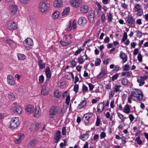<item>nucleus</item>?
<instances>
[{"label":"nucleus","instance_id":"nucleus-1","mask_svg":"<svg viewBox=\"0 0 148 148\" xmlns=\"http://www.w3.org/2000/svg\"><path fill=\"white\" fill-rule=\"evenodd\" d=\"M58 110L56 106H52L50 109L49 115L51 118H55L58 116Z\"/></svg>","mask_w":148,"mask_h":148},{"label":"nucleus","instance_id":"nucleus-2","mask_svg":"<svg viewBox=\"0 0 148 148\" xmlns=\"http://www.w3.org/2000/svg\"><path fill=\"white\" fill-rule=\"evenodd\" d=\"M20 124V120L18 117L13 118L11 121L10 126L11 129H14L18 127Z\"/></svg>","mask_w":148,"mask_h":148},{"label":"nucleus","instance_id":"nucleus-3","mask_svg":"<svg viewBox=\"0 0 148 148\" xmlns=\"http://www.w3.org/2000/svg\"><path fill=\"white\" fill-rule=\"evenodd\" d=\"M132 92L134 97H136L138 100L140 101L142 100L143 95L140 90L138 89H135Z\"/></svg>","mask_w":148,"mask_h":148},{"label":"nucleus","instance_id":"nucleus-4","mask_svg":"<svg viewBox=\"0 0 148 148\" xmlns=\"http://www.w3.org/2000/svg\"><path fill=\"white\" fill-rule=\"evenodd\" d=\"M50 5L49 3L45 2H41L39 5V8L42 12H46L48 10Z\"/></svg>","mask_w":148,"mask_h":148},{"label":"nucleus","instance_id":"nucleus-5","mask_svg":"<svg viewBox=\"0 0 148 148\" xmlns=\"http://www.w3.org/2000/svg\"><path fill=\"white\" fill-rule=\"evenodd\" d=\"M23 44L26 49L28 50L32 48L30 47L33 45V42L32 39L27 38L23 41Z\"/></svg>","mask_w":148,"mask_h":148},{"label":"nucleus","instance_id":"nucleus-6","mask_svg":"<svg viewBox=\"0 0 148 148\" xmlns=\"http://www.w3.org/2000/svg\"><path fill=\"white\" fill-rule=\"evenodd\" d=\"M135 11L137 12V15L140 16L143 15V10L141 8V5L139 4L136 5L134 7Z\"/></svg>","mask_w":148,"mask_h":148},{"label":"nucleus","instance_id":"nucleus-7","mask_svg":"<svg viewBox=\"0 0 148 148\" xmlns=\"http://www.w3.org/2000/svg\"><path fill=\"white\" fill-rule=\"evenodd\" d=\"M70 3L73 7L78 8L82 5V1L80 0H72L70 1Z\"/></svg>","mask_w":148,"mask_h":148},{"label":"nucleus","instance_id":"nucleus-8","mask_svg":"<svg viewBox=\"0 0 148 148\" xmlns=\"http://www.w3.org/2000/svg\"><path fill=\"white\" fill-rule=\"evenodd\" d=\"M7 82L10 85H14L15 83L14 77L11 75H9L7 77Z\"/></svg>","mask_w":148,"mask_h":148},{"label":"nucleus","instance_id":"nucleus-9","mask_svg":"<svg viewBox=\"0 0 148 148\" xmlns=\"http://www.w3.org/2000/svg\"><path fill=\"white\" fill-rule=\"evenodd\" d=\"M11 110H12L14 112H16L18 114L21 113L23 111L22 108L18 106L12 107L11 108Z\"/></svg>","mask_w":148,"mask_h":148},{"label":"nucleus","instance_id":"nucleus-10","mask_svg":"<svg viewBox=\"0 0 148 148\" xmlns=\"http://www.w3.org/2000/svg\"><path fill=\"white\" fill-rule=\"evenodd\" d=\"M18 9V7L16 5H10L9 8V11L13 14H15L17 12Z\"/></svg>","mask_w":148,"mask_h":148},{"label":"nucleus","instance_id":"nucleus-11","mask_svg":"<svg viewBox=\"0 0 148 148\" xmlns=\"http://www.w3.org/2000/svg\"><path fill=\"white\" fill-rule=\"evenodd\" d=\"M87 22L85 18L84 17H80L78 19V23L80 26H84Z\"/></svg>","mask_w":148,"mask_h":148},{"label":"nucleus","instance_id":"nucleus-12","mask_svg":"<svg viewBox=\"0 0 148 148\" xmlns=\"http://www.w3.org/2000/svg\"><path fill=\"white\" fill-rule=\"evenodd\" d=\"M8 28L10 30L16 29L17 28L16 23L14 22L9 23L8 24Z\"/></svg>","mask_w":148,"mask_h":148},{"label":"nucleus","instance_id":"nucleus-13","mask_svg":"<svg viewBox=\"0 0 148 148\" xmlns=\"http://www.w3.org/2000/svg\"><path fill=\"white\" fill-rule=\"evenodd\" d=\"M49 92V89L48 87L46 86H43L42 87L41 94L44 95H47Z\"/></svg>","mask_w":148,"mask_h":148},{"label":"nucleus","instance_id":"nucleus-14","mask_svg":"<svg viewBox=\"0 0 148 148\" xmlns=\"http://www.w3.org/2000/svg\"><path fill=\"white\" fill-rule=\"evenodd\" d=\"M61 138V132L60 131H58L54 137V140L56 143H58Z\"/></svg>","mask_w":148,"mask_h":148},{"label":"nucleus","instance_id":"nucleus-15","mask_svg":"<svg viewBox=\"0 0 148 148\" xmlns=\"http://www.w3.org/2000/svg\"><path fill=\"white\" fill-rule=\"evenodd\" d=\"M104 104L102 103H100L98 104L97 107V111L99 113H101L103 110L104 108Z\"/></svg>","mask_w":148,"mask_h":148},{"label":"nucleus","instance_id":"nucleus-16","mask_svg":"<svg viewBox=\"0 0 148 148\" xmlns=\"http://www.w3.org/2000/svg\"><path fill=\"white\" fill-rule=\"evenodd\" d=\"M26 110L28 113H33L34 111V107L31 105H28L26 107Z\"/></svg>","mask_w":148,"mask_h":148},{"label":"nucleus","instance_id":"nucleus-17","mask_svg":"<svg viewBox=\"0 0 148 148\" xmlns=\"http://www.w3.org/2000/svg\"><path fill=\"white\" fill-rule=\"evenodd\" d=\"M62 5V2L60 0H57L54 1L53 5L55 7L59 8Z\"/></svg>","mask_w":148,"mask_h":148},{"label":"nucleus","instance_id":"nucleus-18","mask_svg":"<svg viewBox=\"0 0 148 148\" xmlns=\"http://www.w3.org/2000/svg\"><path fill=\"white\" fill-rule=\"evenodd\" d=\"M126 22L129 24L131 25L130 27H134V25H132L133 24L134 21L132 16H128L127 18Z\"/></svg>","mask_w":148,"mask_h":148},{"label":"nucleus","instance_id":"nucleus-19","mask_svg":"<svg viewBox=\"0 0 148 148\" xmlns=\"http://www.w3.org/2000/svg\"><path fill=\"white\" fill-rule=\"evenodd\" d=\"M40 109L39 107L36 106L35 107V113L34 114V116L36 117H38L40 114Z\"/></svg>","mask_w":148,"mask_h":148},{"label":"nucleus","instance_id":"nucleus-20","mask_svg":"<svg viewBox=\"0 0 148 148\" xmlns=\"http://www.w3.org/2000/svg\"><path fill=\"white\" fill-rule=\"evenodd\" d=\"M119 57L122 59L123 62H125L127 60V57L125 53L121 52L119 55Z\"/></svg>","mask_w":148,"mask_h":148},{"label":"nucleus","instance_id":"nucleus-21","mask_svg":"<svg viewBox=\"0 0 148 148\" xmlns=\"http://www.w3.org/2000/svg\"><path fill=\"white\" fill-rule=\"evenodd\" d=\"M40 124L39 123H37L35 124H32L31 126L30 129L31 131L36 130H38Z\"/></svg>","mask_w":148,"mask_h":148},{"label":"nucleus","instance_id":"nucleus-22","mask_svg":"<svg viewBox=\"0 0 148 148\" xmlns=\"http://www.w3.org/2000/svg\"><path fill=\"white\" fill-rule=\"evenodd\" d=\"M81 9V12L84 13L87 12L89 10L88 7L87 5H84L82 6Z\"/></svg>","mask_w":148,"mask_h":148},{"label":"nucleus","instance_id":"nucleus-23","mask_svg":"<svg viewBox=\"0 0 148 148\" xmlns=\"http://www.w3.org/2000/svg\"><path fill=\"white\" fill-rule=\"evenodd\" d=\"M89 136V135L88 134H83L80 136V138L82 140L85 141L88 139Z\"/></svg>","mask_w":148,"mask_h":148},{"label":"nucleus","instance_id":"nucleus-24","mask_svg":"<svg viewBox=\"0 0 148 148\" xmlns=\"http://www.w3.org/2000/svg\"><path fill=\"white\" fill-rule=\"evenodd\" d=\"M106 74V71L105 70H102L97 77V79H100L104 77Z\"/></svg>","mask_w":148,"mask_h":148},{"label":"nucleus","instance_id":"nucleus-25","mask_svg":"<svg viewBox=\"0 0 148 148\" xmlns=\"http://www.w3.org/2000/svg\"><path fill=\"white\" fill-rule=\"evenodd\" d=\"M45 73L47 78H49L51 77V72L49 67H47L46 69Z\"/></svg>","mask_w":148,"mask_h":148},{"label":"nucleus","instance_id":"nucleus-26","mask_svg":"<svg viewBox=\"0 0 148 148\" xmlns=\"http://www.w3.org/2000/svg\"><path fill=\"white\" fill-rule=\"evenodd\" d=\"M69 11L70 8L69 7H66L65 8L62 13V16H64L66 15L69 13Z\"/></svg>","mask_w":148,"mask_h":148},{"label":"nucleus","instance_id":"nucleus-27","mask_svg":"<svg viewBox=\"0 0 148 148\" xmlns=\"http://www.w3.org/2000/svg\"><path fill=\"white\" fill-rule=\"evenodd\" d=\"M23 136L24 134H21L20 135H18V138L14 140L15 143L16 144H18L21 141L22 137Z\"/></svg>","mask_w":148,"mask_h":148},{"label":"nucleus","instance_id":"nucleus-28","mask_svg":"<svg viewBox=\"0 0 148 148\" xmlns=\"http://www.w3.org/2000/svg\"><path fill=\"white\" fill-rule=\"evenodd\" d=\"M130 108L128 105H126L124 108L123 112L126 113L128 114L130 112Z\"/></svg>","mask_w":148,"mask_h":148},{"label":"nucleus","instance_id":"nucleus-29","mask_svg":"<svg viewBox=\"0 0 148 148\" xmlns=\"http://www.w3.org/2000/svg\"><path fill=\"white\" fill-rule=\"evenodd\" d=\"M99 11L97 10H95L94 11L91 12V13L93 15V16L95 18H97L98 17V14Z\"/></svg>","mask_w":148,"mask_h":148},{"label":"nucleus","instance_id":"nucleus-30","mask_svg":"<svg viewBox=\"0 0 148 148\" xmlns=\"http://www.w3.org/2000/svg\"><path fill=\"white\" fill-rule=\"evenodd\" d=\"M71 41L70 40L66 42H64L63 41L61 40L60 41V44L63 46H65L68 45L69 44L71 43Z\"/></svg>","mask_w":148,"mask_h":148},{"label":"nucleus","instance_id":"nucleus-31","mask_svg":"<svg viewBox=\"0 0 148 148\" xmlns=\"http://www.w3.org/2000/svg\"><path fill=\"white\" fill-rule=\"evenodd\" d=\"M121 83L123 85H127L128 83V80L127 79L122 78L121 79Z\"/></svg>","mask_w":148,"mask_h":148},{"label":"nucleus","instance_id":"nucleus-32","mask_svg":"<svg viewBox=\"0 0 148 148\" xmlns=\"http://www.w3.org/2000/svg\"><path fill=\"white\" fill-rule=\"evenodd\" d=\"M4 41L6 43L10 45H11L13 43V41L8 38H4Z\"/></svg>","mask_w":148,"mask_h":148},{"label":"nucleus","instance_id":"nucleus-33","mask_svg":"<svg viewBox=\"0 0 148 148\" xmlns=\"http://www.w3.org/2000/svg\"><path fill=\"white\" fill-rule=\"evenodd\" d=\"M17 55L19 60H24L25 59V56L23 54L18 53Z\"/></svg>","mask_w":148,"mask_h":148},{"label":"nucleus","instance_id":"nucleus-34","mask_svg":"<svg viewBox=\"0 0 148 148\" xmlns=\"http://www.w3.org/2000/svg\"><path fill=\"white\" fill-rule=\"evenodd\" d=\"M121 87V86L120 85H116L114 86V91L117 92L120 91V88Z\"/></svg>","mask_w":148,"mask_h":148},{"label":"nucleus","instance_id":"nucleus-35","mask_svg":"<svg viewBox=\"0 0 148 148\" xmlns=\"http://www.w3.org/2000/svg\"><path fill=\"white\" fill-rule=\"evenodd\" d=\"M61 95V93L58 90H56L54 92V97L57 98L60 97Z\"/></svg>","mask_w":148,"mask_h":148},{"label":"nucleus","instance_id":"nucleus-36","mask_svg":"<svg viewBox=\"0 0 148 148\" xmlns=\"http://www.w3.org/2000/svg\"><path fill=\"white\" fill-rule=\"evenodd\" d=\"M86 101H83L79 105L78 108L79 109H81L83 108L85 105L86 104Z\"/></svg>","mask_w":148,"mask_h":148},{"label":"nucleus","instance_id":"nucleus-37","mask_svg":"<svg viewBox=\"0 0 148 148\" xmlns=\"http://www.w3.org/2000/svg\"><path fill=\"white\" fill-rule=\"evenodd\" d=\"M8 98L10 100H13L15 99L14 95L12 93H10L8 95Z\"/></svg>","mask_w":148,"mask_h":148},{"label":"nucleus","instance_id":"nucleus-38","mask_svg":"<svg viewBox=\"0 0 148 148\" xmlns=\"http://www.w3.org/2000/svg\"><path fill=\"white\" fill-rule=\"evenodd\" d=\"M59 12L58 11H56L53 14V17L54 19H56L58 17Z\"/></svg>","mask_w":148,"mask_h":148},{"label":"nucleus","instance_id":"nucleus-39","mask_svg":"<svg viewBox=\"0 0 148 148\" xmlns=\"http://www.w3.org/2000/svg\"><path fill=\"white\" fill-rule=\"evenodd\" d=\"M93 15L91 13H89V14L88 19L90 22H93L94 21V18H95Z\"/></svg>","mask_w":148,"mask_h":148},{"label":"nucleus","instance_id":"nucleus-40","mask_svg":"<svg viewBox=\"0 0 148 148\" xmlns=\"http://www.w3.org/2000/svg\"><path fill=\"white\" fill-rule=\"evenodd\" d=\"M137 81L139 84V86H142L145 83V81L140 77L139 79H137Z\"/></svg>","mask_w":148,"mask_h":148},{"label":"nucleus","instance_id":"nucleus-41","mask_svg":"<svg viewBox=\"0 0 148 148\" xmlns=\"http://www.w3.org/2000/svg\"><path fill=\"white\" fill-rule=\"evenodd\" d=\"M37 140L36 139H34L32 140L29 143V145L31 146H33L37 143Z\"/></svg>","mask_w":148,"mask_h":148},{"label":"nucleus","instance_id":"nucleus-42","mask_svg":"<svg viewBox=\"0 0 148 148\" xmlns=\"http://www.w3.org/2000/svg\"><path fill=\"white\" fill-rule=\"evenodd\" d=\"M90 118V116L88 114H86L84 115L82 119L84 121H88V120Z\"/></svg>","mask_w":148,"mask_h":148},{"label":"nucleus","instance_id":"nucleus-43","mask_svg":"<svg viewBox=\"0 0 148 148\" xmlns=\"http://www.w3.org/2000/svg\"><path fill=\"white\" fill-rule=\"evenodd\" d=\"M131 75L130 73L128 72H123L122 73L121 75L122 76H126L129 77Z\"/></svg>","mask_w":148,"mask_h":148},{"label":"nucleus","instance_id":"nucleus-44","mask_svg":"<svg viewBox=\"0 0 148 148\" xmlns=\"http://www.w3.org/2000/svg\"><path fill=\"white\" fill-rule=\"evenodd\" d=\"M117 114L118 117L121 119L122 122H124L125 121V119L123 115L119 113H117Z\"/></svg>","mask_w":148,"mask_h":148},{"label":"nucleus","instance_id":"nucleus-45","mask_svg":"<svg viewBox=\"0 0 148 148\" xmlns=\"http://www.w3.org/2000/svg\"><path fill=\"white\" fill-rule=\"evenodd\" d=\"M108 18V21L109 22H110L112 21V16L111 13L109 12L107 14Z\"/></svg>","mask_w":148,"mask_h":148},{"label":"nucleus","instance_id":"nucleus-46","mask_svg":"<svg viewBox=\"0 0 148 148\" xmlns=\"http://www.w3.org/2000/svg\"><path fill=\"white\" fill-rule=\"evenodd\" d=\"M127 38V33L124 32L123 33V37L122 38V41L123 42H125V40Z\"/></svg>","mask_w":148,"mask_h":148},{"label":"nucleus","instance_id":"nucleus-47","mask_svg":"<svg viewBox=\"0 0 148 148\" xmlns=\"http://www.w3.org/2000/svg\"><path fill=\"white\" fill-rule=\"evenodd\" d=\"M44 77L43 75H42L39 77V81L40 83H43L44 82Z\"/></svg>","mask_w":148,"mask_h":148},{"label":"nucleus","instance_id":"nucleus-48","mask_svg":"<svg viewBox=\"0 0 148 148\" xmlns=\"http://www.w3.org/2000/svg\"><path fill=\"white\" fill-rule=\"evenodd\" d=\"M123 70L124 71H128L130 69L129 65H124L123 66Z\"/></svg>","mask_w":148,"mask_h":148},{"label":"nucleus","instance_id":"nucleus-49","mask_svg":"<svg viewBox=\"0 0 148 148\" xmlns=\"http://www.w3.org/2000/svg\"><path fill=\"white\" fill-rule=\"evenodd\" d=\"M77 21L76 20H74L73 22L72 26L73 29L77 28Z\"/></svg>","mask_w":148,"mask_h":148},{"label":"nucleus","instance_id":"nucleus-50","mask_svg":"<svg viewBox=\"0 0 148 148\" xmlns=\"http://www.w3.org/2000/svg\"><path fill=\"white\" fill-rule=\"evenodd\" d=\"M100 119L99 117L98 116L97 117L96 124L97 126H99L100 123Z\"/></svg>","mask_w":148,"mask_h":148},{"label":"nucleus","instance_id":"nucleus-51","mask_svg":"<svg viewBox=\"0 0 148 148\" xmlns=\"http://www.w3.org/2000/svg\"><path fill=\"white\" fill-rule=\"evenodd\" d=\"M62 134L63 135H65L66 134V127H63L62 129Z\"/></svg>","mask_w":148,"mask_h":148},{"label":"nucleus","instance_id":"nucleus-52","mask_svg":"<svg viewBox=\"0 0 148 148\" xmlns=\"http://www.w3.org/2000/svg\"><path fill=\"white\" fill-rule=\"evenodd\" d=\"M136 141L137 143L139 145H140L142 143V142L140 139L139 136L136 139Z\"/></svg>","mask_w":148,"mask_h":148},{"label":"nucleus","instance_id":"nucleus-53","mask_svg":"<svg viewBox=\"0 0 148 148\" xmlns=\"http://www.w3.org/2000/svg\"><path fill=\"white\" fill-rule=\"evenodd\" d=\"M79 86L78 85L75 84L74 87V90L75 92H78V89Z\"/></svg>","mask_w":148,"mask_h":148},{"label":"nucleus","instance_id":"nucleus-54","mask_svg":"<svg viewBox=\"0 0 148 148\" xmlns=\"http://www.w3.org/2000/svg\"><path fill=\"white\" fill-rule=\"evenodd\" d=\"M101 62L100 59L97 58L95 61V65H100Z\"/></svg>","mask_w":148,"mask_h":148},{"label":"nucleus","instance_id":"nucleus-55","mask_svg":"<svg viewBox=\"0 0 148 148\" xmlns=\"http://www.w3.org/2000/svg\"><path fill=\"white\" fill-rule=\"evenodd\" d=\"M70 101V97L69 95L67 96L66 99V103L67 105H68Z\"/></svg>","mask_w":148,"mask_h":148},{"label":"nucleus","instance_id":"nucleus-56","mask_svg":"<svg viewBox=\"0 0 148 148\" xmlns=\"http://www.w3.org/2000/svg\"><path fill=\"white\" fill-rule=\"evenodd\" d=\"M71 21H69V25H68V28L67 29L68 31H70L71 29L72 26L71 25Z\"/></svg>","mask_w":148,"mask_h":148},{"label":"nucleus","instance_id":"nucleus-57","mask_svg":"<svg viewBox=\"0 0 148 148\" xmlns=\"http://www.w3.org/2000/svg\"><path fill=\"white\" fill-rule=\"evenodd\" d=\"M137 58H138V60L139 61L141 62L142 61V56L141 55L140 53H139L138 54V57H137Z\"/></svg>","mask_w":148,"mask_h":148},{"label":"nucleus","instance_id":"nucleus-58","mask_svg":"<svg viewBox=\"0 0 148 148\" xmlns=\"http://www.w3.org/2000/svg\"><path fill=\"white\" fill-rule=\"evenodd\" d=\"M101 19L102 22L103 23L105 21L106 18L105 14H102L101 16Z\"/></svg>","mask_w":148,"mask_h":148},{"label":"nucleus","instance_id":"nucleus-59","mask_svg":"<svg viewBox=\"0 0 148 148\" xmlns=\"http://www.w3.org/2000/svg\"><path fill=\"white\" fill-rule=\"evenodd\" d=\"M88 90L87 87L84 85L83 84L82 86V91L84 92H86Z\"/></svg>","mask_w":148,"mask_h":148},{"label":"nucleus","instance_id":"nucleus-60","mask_svg":"<svg viewBox=\"0 0 148 148\" xmlns=\"http://www.w3.org/2000/svg\"><path fill=\"white\" fill-rule=\"evenodd\" d=\"M106 136V134L104 132H102L101 133L100 136L101 139L104 138Z\"/></svg>","mask_w":148,"mask_h":148},{"label":"nucleus","instance_id":"nucleus-61","mask_svg":"<svg viewBox=\"0 0 148 148\" xmlns=\"http://www.w3.org/2000/svg\"><path fill=\"white\" fill-rule=\"evenodd\" d=\"M82 51V49H79L77 51H76L75 52V55H77L78 54H80L81 52V51Z\"/></svg>","mask_w":148,"mask_h":148},{"label":"nucleus","instance_id":"nucleus-62","mask_svg":"<svg viewBox=\"0 0 148 148\" xmlns=\"http://www.w3.org/2000/svg\"><path fill=\"white\" fill-rule=\"evenodd\" d=\"M78 60L80 64H82L84 62V61L82 59V57L79 58Z\"/></svg>","mask_w":148,"mask_h":148},{"label":"nucleus","instance_id":"nucleus-63","mask_svg":"<svg viewBox=\"0 0 148 148\" xmlns=\"http://www.w3.org/2000/svg\"><path fill=\"white\" fill-rule=\"evenodd\" d=\"M118 75L117 74H116L114 75L112 77V81H114V80L117 79L118 78Z\"/></svg>","mask_w":148,"mask_h":148},{"label":"nucleus","instance_id":"nucleus-64","mask_svg":"<svg viewBox=\"0 0 148 148\" xmlns=\"http://www.w3.org/2000/svg\"><path fill=\"white\" fill-rule=\"evenodd\" d=\"M140 78L144 81L145 80L147 79L148 78V75L144 76H141L140 77Z\"/></svg>","mask_w":148,"mask_h":148}]
</instances>
